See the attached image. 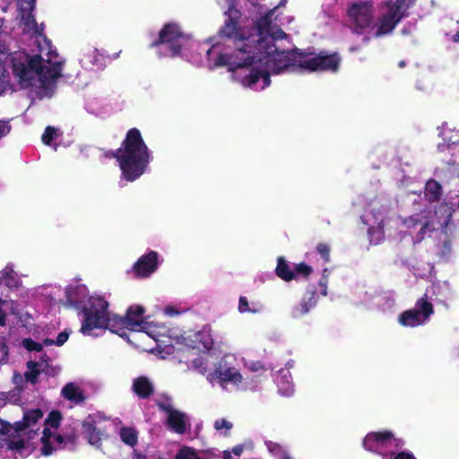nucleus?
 Masks as SVG:
<instances>
[{"label": "nucleus", "instance_id": "nucleus-1", "mask_svg": "<svg viewBox=\"0 0 459 459\" xmlns=\"http://www.w3.org/2000/svg\"><path fill=\"white\" fill-rule=\"evenodd\" d=\"M228 17L209 43L200 44L184 35L177 24H168L153 43L160 56H181L195 65L209 68L227 66L231 79L243 87L262 91L271 83L270 75L289 72H336L337 54H313L299 49L281 50L277 40L286 37L278 23L276 12L286 4L281 0L268 10L259 0H248L255 14L239 22L236 0H217Z\"/></svg>", "mask_w": 459, "mask_h": 459}, {"label": "nucleus", "instance_id": "nucleus-2", "mask_svg": "<svg viewBox=\"0 0 459 459\" xmlns=\"http://www.w3.org/2000/svg\"><path fill=\"white\" fill-rule=\"evenodd\" d=\"M100 307L97 317L90 314L84 322L82 334L97 336V331L108 329L110 332L124 336L126 329L134 332H143L156 342L159 352L174 354L185 350L209 351L213 345L212 330L204 326L200 330H191L178 333L168 329L164 325L149 322L143 316L144 309L139 305L131 306L126 317L111 314L106 299H99Z\"/></svg>", "mask_w": 459, "mask_h": 459}, {"label": "nucleus", "instance_id": "nucleus-3", "mask_svg": "<svg viewBox=\"0 0 459 459\" xmlns=\"http://www.w3.org/2000/svg\"><path fill=\"white\" fill-rule=\"evenodd\" d=\"M35 0H19L18 8L21 14V26L25 33L30 34L37 45V49L31 53L16 51L8 54L4 45L7 57L10 59L13 74L22 88H31L39 98H50L55 90L56 81L61 75L62 60L53 48L50 41L42 35V29L37 24L32 16Z\"/></svg>", "mask_w": 459, "mask_h": 459}, {"label": "nucleus", "instance_id": "nucleus-4", "mask_svg": "<svg viewBox=\"0 0 459 459\" xmlns=\"http://www.w3.org/2000/svg\"><path fill=\"white\" fill-rule=\"evenodd\" d=\"M40 409L23 411L22 420L12 425L0 420V447L22 451L37 449L43 455L66 448L74 443V435H65L60 429L62 416L52 411L46 419Z\"/></svg>", "mask_w": 459, "mask_h": 459}, {"label": "nucleus", "instance_id": "nucleus-5", "mask_svg": "<svg viewBox=\"0 0 459 459\" xmlns=\"http://www.w3.org/2000/svg\"><path fill=\"white\" fill-rule=\"evenodd\" d=\"M431 210H424L420 214H413L402 220L395 217L389 207L378 200L372 201L361 216L368 226V240L373 245L381 244L385 237L397 242L406 241L416 245L424 239L425 235L436 223L442 228L446 226L452 216L451 208L441 207L430 216Z\"/></svg>", "mask_w": 459, "mask_h": 459}, {"label": "nucleus", "instance_id": "nucleus-6", "mask_svg": "<svg viewBox=\"0 0 459 459\" xmlns=\"http://www.w3.org/2000/svg\"><path fill=\"white\" fill-rule=\"evenodd\" d=\"M399 12V7L392 8L386 0L377 7L371 1H358L349 7L348 16L352 31L368 42L391 33L401 21Z\"/></svg>", "mask_w": 459, "mask_h": 459}, {"label": "nucleus", "instance_id": "nucleus-7", "mask_svg": "<svg viewBox=\"0 0 459 459\" xmlns=\"http://www.w3.org/2000/svg\"><path fill=\"white\" fill-rule=\"evenodd\" d=\"M111 156L117 159L123 178L131 182L145 172L152 160V153L136 128L127 132L122 146Z\"/></svg>", "mask_w": 459, "mask_h": 459}, {"label": "nucleus", "instance_id": "nucleus-8", "mask_svg": "<svg viewBox=\"0 0 459 459\" xmlns=\"http://www.w3.org/2000/svg\"><path fill=\"white\" fill-rule=\"evenodd\" d=\"M235 360H237L236 354L227 353L214 364L211 370L207 369L204 359L202 358L195 359L193 361V367L201 374L205 375L211 385H219L222 390L247 391L252 389L249 377L233 365Z\"/></svg>", "mask_w": 459, "mask_h": 459}, {"label": "nucleus", "instance_id": "nucleus-9", "mask_svg": "<svg viewBox=\"0 0 459 459\" xmlns=\"http://www.w3.org/2000/svg\"><path fill=\"white\" fill-rule=\"evenodd\" d=\"M65 295L69 304L82 310V325L80 332L82 333L83 325L88 316L92 314L94 317H97L100 310L98 305L99 299H105L100 295H90L86 286L80 283L69 285L65 290Z\"/></svg>", "mask_w": 459, "mask_h": 459}, {"label": "nucleus", "instance_id": "nucleus-10", "mask_svg": "<svg viewBox=\"0 0 459 459\" xmlns=\"http://www.w3.org/2000/svg\"><path fill=\"white\" fill-rule=\"evenodd\" d=\"M363 448L368 452L380 455L382 459L394 450H400L404 442L389 430L368 433L362 441Z\"/></svg>", "mask_w": 459, "mask_h": 459}, {"label": "nucleus", "instance_id": "nucleus-11", "mask_svg": "<svg viewBox=\"0 0 459 459\" xmlns=\"http://www.w3.org/2000/svg\"><path fill=\"white\" fill-rule=\"evenodd\" d=\"M433 314V305L425 294L416 301L414 307L400 314L398 322L404 327H417L427 324Z\"/></svg>", "mask_w": 459, "mask_h": 459}, {"label": "nucleus", "instance_id": "nucleus-12", "mask_svg": "<svg viewBox=\"0 0 459 459\" xmlns=\"http://www.w3.org/2000/svg\"><path fill=\"white\" fill-rule=\"evenodd\" d=\"M105 420L100 414H91L82 422V431L91 446L100 448L102 440L108 437Z\"/></svg>", "mask_w": 459, "mask_h": 459}, {"label": "nucleus", "instance_id": "nucleus-13", "mask_svg": "<svg viewBox=\"0 0 459 459\" xmlns=\"http://www.w3.org/2000/svg\"><path fill=\"white\" fill-rule=\"evenodd\" d=\"M362 304L369 309H376L379 311H388L394 306V299L392 294L388 292H365L364 297L361 299Z\"/></svg>", "mask_w": 459, "mask_h": 459}, {"label": "nucleus", "instance_id": "nucleus-14", "mask_svg": "<svg viewBox=\"0 0 459 459\" xmlns=\"http://www.w3.org/2000/svg\"><path fill=\"white\" fill-rule=\"evenodd\" d=\"M275 272L278 277L286 281H290L296 279L299 275L307 276L310 274L312 268L305 264H294L292 268H290L282 257H279Z\"/></svg>", "mask_w": 459, "mask_h": 459}, {"label": "nucleus", "instance_id": "nucleus-15", "mask_svg": "<svg viewBox=\"0 0 459 459\" xmlns=\"http://www.w3.org/2000/svg\"><path fill=\"white\" fill-rule=\"evenodd\" d=\"M160 408L167 413V423L169 427L178 434L185 433L190 428L188 417L172 408L170 405L160 404Z\"/></svg>", "mask_w": 459, "mask_h": 459}, {"label": "nucleus", "instance_id": "nucleus-16", "mask_svg": "<svg viewBox=\"0 0 459 459\" xmlns=\"http://www.w3.org/2000/svg\"><path fill=\"white\" fill-rule=\"evenodd\" d=\"M158 268V254L150 251L142 255L133 266V272L138 278H147Z\"/></svg>", "mask_w": 459, "mask_h": 459}, {"label": "nucleus", "instance_id": "nucleus-17", "mask_svg": "<svg viewBox=\"0 0 459 459\" xmlns=\"http://www.w3.org/2000/svg\"><path fill=\"white\" fill-rule=\"evenodd\" d=\"M317 297L316 290H307L302 299L296 304L290 310V316L293 318H300L308 314L309 311L316 307Z\"/></svg>", "mask_w": 459, "mask_h": 459}, {"label": "nucleus", "instance_id": "nucleus-18", "mask_svg": "<svg viewBox=\"0 0 459 459\" xmlns=\"http://www.w3.org/2000/svg\"><path fill=\"white\" fill-rule=\"evenodd\" d=\"M82 65L86 69L101 68L105 65V56L98 48L87 47L82 50Z\"/></svg>", "mask_w": 459, "mask_h": 459}, {"label": "nucleus", "instance_id": "nucleus-19", "mask_svg": "<svg viewBox=\"0 0 459 459\" xmlns=\"http://www.w3.org/2000/svg\"><path fill=\"white\" fill-rule=\"evenodd\" d=\"M275 383L278 392L283 396H290L294 394V384L290 371L287 368H281L275 377Z\"/></svg>", "mask_w": 459, "mask_h": 459}, {"label": "nucleus", "instance_id": "nucleus-20", "mask_svg": "<svg viewBox=\"0 0 459 459\" xmlns=\"http://www.w3.org/2000/svg\"><path fill=\"white\" fill-rule=\"evenodd\" d=\"M0 283L10 290H17L22 286V280L12 264H8L0 272Z\"/></svg>", "mask_w": 459, "mask_h": 459}, {"label": "nucleus", "instance_id": "nucleus-21", "mask_svg": "<svg viewBox=\"0 0 459 459\" xmlns=\"http://www.w3.org/2000/svg\"><path fill=\"white\" fill-rule=\"evenodd\" d=\"M6 57L7 55L5 53L4 48H2L0 46V91H2V88L4 87V83L7 82L5 75L6 69L4 65V62L5 61ZM10 130L11 126L9 125V122L0 119V139L7 135Z\"/></svg>", "mask_w": 459, "mask_h": 459}, {"label": "nucleus", "instance_id": "nucleus-22", "mask_svg": "<svg viewBox=\"0 0 459 459\" xmlns=\"http://www.w3.org/2000/svg\"><path fill=\"white\" fill-rule=\"evenodd\" d=\"M432 291L440 300H446L452 298L454 291L451 283L448 281H438L432 286Z\"/></svg>", "mask_w": 459, "mask_h": 459}, {"label": "nucleus", "instance_id": "nucleus-23", "mask_svg": "<svg viewBox=\"0 0 459 459\" xmlns=\"http://www.w3.org/2000/svg\"><path fill=\"white\" fill-rule=\"evenodd\" d=\"M62 394L64 397L73 403H78L84 400V396L82 389L74 383L67 384L62 389Z\"/></svg>", "mask_w": 459, "mask_h": 459}, {"label": "nucleus", "instance_id": "nucleus-24", "mask_svg": "<svg viewBox=\"0 0 459 459\" xmlns=\"http://www.w3.org/2000/svg\"><path fill=\"white\" fill-rule=\"evenodd\" d=\"M133 388L135 394L143 398L150 395L153 389L151 381L145 377H137L134 381Z\"/></svg>", "mask_w": 459, "mask_h": 459}, {"label": "nucleus", "instance_id": "nucleus-25", "mask_svg": "<svg viewBox=\"0 0 459 459\" xmlns=\"http://www.w3.org/2000/svg\"><path fill=\"white\" fill-rule=\"evenodd\" d=\"M46 366H47V363H45L43 361L36 362V361L30 360L27 363L28 370L25 373L26 380L32 384L36 383L39 374L45 369Z\"/></svg>", "mask_w": 459, "mask_h": 459}, {"label": "nucleus", "instance_id": "nucleus-26", "mask_svg": "<svg viewBox=\"0 0 459 459\" xmlns=\"http://www.w3.org/2000/svg\"><path fill=\"white\" fill-rule=\"evenodd\" d=\"M238 312L241 314L244 313H252L256 314L260 313L263 310V306L258 302H249L247 297H240L238 300Z\"/></svg>", "mask_w": 459, "mask_h": 459}, {"label": "nucleus", "instance_id": "nucleus-27", "mask_svg": "<svg viewBox=\"0 0 459 459\" xmlns=\"http://www.w3.org/2000/svg\"><path fill=\"white\" fill-rule=\"evenodd\" d=\"M6 310L13 315L18 314L19 311L17 308V303L13 300H5L0 299V326L5 325L7 316Z\"/></svg>", "mask_w": 459, "mask_h": 459}, {"label": "nucleus", "instance_id": "nucleus-28", "mask_svg": "<svg viewBox=\"0 0 459 459\" xmlns=\"http://www.w3.org/2000/svg\"><path fill=\"white\" fill-rule=\"evenodd\" d=\"M121 440L129 446L136 445L138 440V433L132 427H122L119 430Z\"/></svg>", "mask_w": 459, "mask_h": 459}, {"label": "nucleus", "instance_id": "nucleus-29", "mask_svg": "<svg viewBox=\"0 0 459 459\" xmlns=\"http://www.w3.org/2000/svg\"><path fill=\"white\" fill-rule=\"evenodd\" d=\"M441 194L440 185L434 180H429L425 186V196L430 201H437Z\"/></svg>", "mask_w": 459, "mask_h": 459}, {"label": "nucleus", "instance_id": "nucleus-30", "mask_svg": "<svg viewBox=\"0 0 459 459\" xmlns=\"http://www.w3.org/2000/svg\"><path fill=\"white\" fill-rule=\"evenodd\" d=\"M214 429L221 435L226 436L232 429L233 424L226 419H217L213 423Z\"/></svg>", "mask_w": 459, "mask_h": 459}, {"label": "nucleus", "instance_id": "nucleus-31", "mask_svg": "<svg viewBox=\"0 0 459 459\" xmlns=\"http://www.w3.org/2000/svg\"><path fill=\"white\" fill-rule=\"evenodd\" d=\"M175 459H202L199 454L188 446L182 447L176 455Z\"/></svg>", "mask_w": 459, "mask_h": 459}, {"label": "nucleus", "instance_id": "nucleus-32", "mask_svg": "<svg viewBox=\"0 0 459 459\" xmlns=\"http://www.w3.org/2000/svg\"><path fill=\"white\" fill-rule=\"evenodd\" d=\"M387 3L392 6V8H400V19L404 16L406 10L408 9L409 5L414 1V0H386Z\"/></svg>", "mask_w": 459, "mask_h": 459}, {"label": "nucleus", "instance_id": "nucleus-33", "mask_svg": "<svg viewBox=\"0 0 459 459\" xmlns=\"http://www.w3.org/2000/svg\"><path fill=\"white\" fill-rule=\"evenodd\" d=\"M439 134L447 144H456L459 143V132L457 131L444 128Z\"/></svg>", "mask_w": 459, "mask_h": 459}, {"label": "nucleus", "instance_id": "nucleus-34", "mask_svg": "<svg viewBox=\"0 0 459 459\" xmlns=\"http://www.w3.org/2000/svg\"><path fill=\"white\" fill-rule=\"evenodd\" d=\"M265 445L268 451L277 459L285 455L286 453H288V451L284 447L273 441H268L265 443Z\"/></svg>", "mask_w": 459, "mask_h": 459}, {"label": "nucleus", "instance_id": "nucleus-35", "mask_svg": "<svg viewBox=\"0 0 459 459\" xmlns=\"http://www.w3.org/2000/svg\"><path fill=\"white\" fill-rule=\"evenodd\" d=\"M58 136V129L48 126L42 134V142L47 145H51L52 142Z\"/></svg>", "mask_w": 459, "mask_h": 459}, {"label": "nucleus", "instance_id": "nucleus-36", "mask_svg": "<svg viewBox=\"0 0 459 459\" xmlns=\"http://www.w3.org/2000/svg\"><path fill=\"white\" fill-rule=\"evenodd\" d=\"M383 459H416L414 455L409 451L394 450L389 455H385Z\"/></svg>", "mask_w": 459, "mask_h": 459}, {"label": "nucleus", "instance_id": "nucleus-37", "mask_svg": "<svg viewBox=\"0 0 459 459\" xmlns=\"http://www.w3.org/2000/svg\"><path fill=\"white\" fill-rule=\"evenodd\" d=\"M452 252V247L450 241H444L443 244L438 247L437 255L442 260H447L450 257Z\"/></svg>", "mask_w": 459, "mask_h": 459}, {"label": "nucleus", "instance_id": "nucleus-38", "mask_svg": "<svg viewBox=\"0 0 459 459\" xmlns=\"http://www.w3.org/2000/svg\"><path fill=\"white\" fill-rule=\"evenodd\" d=\"M68 337L69 333L64 331L57 335L56 341H53L52 339H45L44 343L45 345L56 344V346H62L68 340Z\"/></svg>", "mask_w": 459, "mask_h": 459}, {"label": "nucleus", "instance_id": "nucleus-39", "mask_svg": "<svg viewBox=\"0 0 459 459\" xmlns=\"http://www.w3.org/2000/svg\"><path fill=\"white\" fill-rule=\"evenodd\" d=\"M15 391H12L11 393H0V408L6 404V402H10L13 403H16L20 401L19 397H16L14 394Z\"/></svg>", "mask_w": 459, "mask_h": 459}, {"label": "nucleus", "instance_id": "nucleus-40", "mask_svg": "<svg viewBox=\"0 0 459 459\" xmlns=\"http://www.w3.org/2000/svg\"><path fill=\"white\" fill-rule=\"evenodd\" d=\"M22 346L30 351H40L42 350L41 343L36 342L31 339H24L22 341Z\"/></svg>", "mask_w": 459, "mask_h": 459}, {"label": "nucleus", "instance_id": "nucleus-41", "mask_svg": "<svg viewBox=\"0 0 459 459\" xmlns=\"http://www.w3.org/2000/svg\"><path fill=\"white\" fill-rule=\"evenodd\" d=\"M8 362V347L4 342H0V368Z\"/></svg>", "mask_w": 459, "mask_h": 459}, {"label": "nucleus", "instance_id": "nucleus-42", "mask_svg": "<svg viewBox=\"0 0 459 459\" xmlns=\"http://www.w3.org/2000/svg\"><path fill=\"white\" fill-rule=\"evenodd\" d=\"M243 452V446H236L232 448L231 452L230 451H224L223 453V458L224 459H232L231 454L235 455L236 456H240Z\"/></svg>", "mask_w": 459, "mask_h": 459}, {"label": "nucleus", "instance_id": "nucleus-43", "mask_svg": "<svg viewBox=\"0 0 459 459\" xmlns=\"http://www.w3.org/2000/svg\"><path fill=\"white\" fill-rule=\"evenodd\" d=\"M13 382L16 386L13 390L15 391L14 394H16V397H19L20 385L23 383V377L19 373H14L13 376Z\"/></svg>", "mask_w": 459, "mask_h": 459}, {"label": "nucleus", "instance_id": "nucleus-44", "mask_svg": "<svg viewBox=\"0 0 459 459\" xmlns=\"http://www.w3.org/2000/svg\"><path fill=\"white\" fill-rule=\"evenodd\" d=\"M317 251L325 261L329 260L330 248L326 244H319Z\"/></svg>", "mask_w": 459, "mask_h": 459}, {"label": "nucleus", "instance_id": "nucleus-45", "mask_svg": "<svg viewBox=\"0 0 459 459\" xmlns=\"http://www.w3.org/2000/svg\"><path fill=\"white\" fill-rule=\"evenodd\" d=\"M164 313H165V315H167L169 316H175L180 315L182 313V311L179 310L175 306H168L165 307Z\"/></svg>", "mask_w": 459, "mask_h": 459}, {"label": "nucleus", "instance_id": "nucleus-46", "mask_svg": "<svg viewBox=\"0 0 459 459\" xmlns=\"http://www.w3.org/2000/svg\"><path fill=\"white\" fill-rule=\"evenodd\" d=\"M319 284H320V287H321V294L323 296H326L327 295L326 281L322 280Z\"/></svg>", "mask_w": 459, "mask_h": 459}, {"label": "nucleus", "instance_id": "nucleus-47", "mask_svg": "<svg viewBox=\"0 0 459 459\" xmlns=\"http://www.w3.org/2000/svg\"><path fill=\"white\" fill-rule=\"evenodd\" d=\"M278 459H292V457L290 455V454L288 452Z\"/></svg>", "mask_w": 459, "mask_h": 459}, {"label": "nucleus", "instance_id": "nucleus-48", "mask_svg": "<svg viewBox=\"0 0 459 459\" xmlns=\"http://www.w3.org/2000/svg\"><path fill=\"white\" fill-rule=\"evenodd\" d=\"M453 39H454V41L458 42L459 41V33H456L455 35H454Z\"/></svg>", "mask_w": 459, "mask_h": 459}, {"label": "nucleus", "instance_id": "nucleus-49", "mask_svg": "<svg viewBox=\"0 0 459 459\" xmlns=\"http://www.w3.org/2000/svg\"><path fill=\"white\" fill-rule=\"evenodd\" d=\"M133 459H147L145 456L143 455H135L133 457Z\"/></svg>", "mask_w": 459, "mask_h": 459}, {"label": "nucleus", "instance_id": "nucleus-50", "mask_svg": "<svg viewBox=\"0 0 459 459\" xmlns=\"http://www.w3.org/2000/svg\"><path fill=\"white\" fill-rule=\"evenodd\" d=\"M404 65V63L403 62H401L400 63V66H403Z\"/></svg>", "mask_w": 459, "mask_h": 459}]
</instances>
